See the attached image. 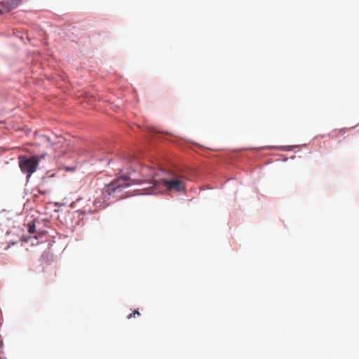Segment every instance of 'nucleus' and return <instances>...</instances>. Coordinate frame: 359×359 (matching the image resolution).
<instances>
[{"label":"nucleus","mask_w":359,"mask_h":359,"mask_svg":"<svg viewBox=\"0 0 359 359\" xmlns=\"http://www.w3.org/2000/svg\"><path fill=\"white\" fill-rule=\"evenodd\" d=\"M55 174H52L50 177H54Z\"/></svg>","instance_id":"nucleus-8"},{"label":"nucleus","mask_w":359,"mask_h":359,"mask_svg":"<svg viewBox=\"0 0 359 359\" xmlns=\"http://www.w3.org/2000/svg\"><path fill=\"white\" fill-rule=\"evenodd\" d=\"M46 154L41 155H34L28 157L26 156H20L18 157L19 167L22 172L26 175L29 180L32 175L36 170L39 161L44 158Z\"/></svg>","instance_id":"nucleus-3"},{"label":"nucleus","mask_w":359,"mask_h":359,"mask_svg":"<svg viewBox=\"0 0 359 359\" xmlns=\"http://www.w3.org/2000/svg\"><path fill=\"white\" fill-rule=\"evenodd\" d=\"M140 313L138 310H135L133 313H130L128 316V319H131L132 318H135L136 316H140Z\"/></svg>","instance_id":"nucleus-5"},{"label":"nucleus","mask_w":359,"mask_h":359,"mask_svg":"<svg viewBox=\"0 0 359 359\" xmlns=\"http://www.w3.org/2000/svg\"><path fill=\"white\" fill-rule=\"evenodd\" d=\"M21 1L22 0H4L0 3V5L4 7L5 11L8 12L18 7Z\"/></svg>","instance_id":"nucleus-4"},{"label":"nucleus","mask_w":359,"mask_h":359,"mask_svg":"<svg viewBox=\"0 0 359 359\" xmlns=\"http://www.w3.org/2000/svg\"><path fill=\"white\" fill-rule=\"evenodd\" d=\"M345 133H346V129L345 128L340 129L338 131L339 135H343Z\"/></svg>","instance_id":"nucleus-6"},{"label":"nucleus","mask_w":359,"mask_h":359,"mask_svg":"<svg viewBox=\"0 0 359 359\" xmlns=\"http://www.w3.org/2000/svg\"><path fill=\"white\" fill-rule=\"evenodd\" d=\"M29 231L30 233H33V232H34L33 227L30 226V227H29Z\"/></svg>","instance_id":"nucleus-7"},{"label":"nucleus","mask_w":359,"mask_h":359,"mask_svg":"<svg viewBox=\"0 0 359 359\" xmlns=\"http://www.w3.org/2000/svg\"><path fill=\"white\" fill-rule=\"evenodd\" d=\"M0 13H3V12H2V11H0Z\"/></svg>","instance_id":"nucleus-9"},{"label":"nucleus","mask_w":359,"mask_h":359,"mask_svg":"<svg viewBox=\"0 0 359 359\" xmlns=\"http://www.w3.org/2000/svg\"><path fill=\"white\" fill-rule=\"evenodd\" d=\"M163 170H159L158 172L151 175V184L153 185V193L157 192V187L163 184L166 191L170 192H183L186 190L187 178L180 174H172L168 177L158 178Z\"/></svg>","instance_id":"nucleus-1"},{"label":"nucleus","mask_w":359,"mask_h":359,"mask_svg":"<svg viewBox=\"0 0 359 359\" xmlns=\"http://www.w3.org/2000/svg\"><path fill=\"white\" fill-rule=\"evenodd\" d=\"M128 186V184L121 179L111 182L110 184L106 185L100 194L96 192L98 196H97L94 200L93 205L97 208H104L105 206L107 196H111L116 191L121 190Z\"/></svg>","instance_id":"nucleus-2"}]
</instances>
